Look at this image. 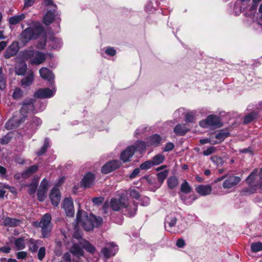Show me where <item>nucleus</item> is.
<instances>
[{"mask_svg": "<svg viewBox=\"0 0 262 262\" xmlns=\"http://www.w3.org/2000/svg\"><path fill=\"white\" fill-rule=\"evenodd\" d=\"M247 183L250 186L252 190L251 193L259 190L262 192V167L259 171L255 169L246 179Z\"/></svg>", "mask_w": 262, "mask_h": 262, "instance_id": "4", "label": "nucleus"}, {"mask_svg": "<svg viewBox=\"0 0 262 262\" xmlns=\"http://www.w3.org/2000/svg\"><path fill=\"white\" fill-rule=\"evenodd\" d=\"M168 174L167 170H164L162 172H159L157 174L158 181L160 184H162L164 180L166 179Z\"/></svg>", "mask_w": 262, "mask_h": 262, "instance_id": "42", "label": "nucleus"}, {"mask_svg": "<svg viewBox=\"0 0 262 262\" xmlns=\"http://www.w3.org/2000/svg\"><path fill=\"white\" fill-rule=\"evenodd\" d=\"M174 147V144L171 142H168L165 145L164 151H169L171 150Z\"/></svg>", "mask_w": 262, "mask_h": 262, "instance_id": "55", "label": "nucleus"}, {"mask_svg": "<svg viewBox=\"0 0 262 262\" xmlns=\"http://www.w3.org/2000/svg\"><path fill=\"white\" fill-rule=\"evenodd\" d=\"M33 125L34 124V126H38L41 124V120L37 117H34L33 118Z\"/></svg>", "mask_w": 262, "mask_h": 262, "instance_id": "63", "label": "nucleus"}, {"mask_svg": "<svg viewBox=\"0 0 262 262\" xmlns=\"http://www.w3.org/2000/svg\"><path fill=\"white\" fill-rule=\"evenodd\" d=\"M20 221L18 220L6 217L4 221V225L5 226L9 227H15L19 225Z\"/></svg>", "mask_w": 262, "mask_h": 262, "instance_id": "26", "label": "nucleus"}, {"mask_svg": "<svg viewBox=\"0 0 262 262\" xmlns=\"http://www.w3.org/2000/svg\"><path fill=\"white\" fill-rule=\"evenodd\" d=\"M51 216L50 214L46 213L42 217L39 223L35 222L34 225L36 226H39L41 228L42 234L43 237H48L52 229L51 223Z\"/></svg>", "mask_w": 262, "mask_h": 262, "instance_id": "6", "label": "nucleus"}, {"mask_svg": "<svg viewBox=\"0 0 262 262\" xmlns=\"http://www.w3.org/2000/svg\"><path fill=\"white\" fill-rule=\"evenodd\" d=\"M188 129L186 127V125L184 124H179L174 128V132L179 135H184L188 131Z\"/></svg>", "mask_w": 262, "mask_h": 262, "instance_id": "27", "label": "nucleus"}, {"mask_svg": "<svg viewBox=\"0 0 262 262\" xmlns=\"http://www.w3.org/2000/svg\"><path fill=\"white\" fill-rule=\"evenodd\" d=\"M211 160L215 163L217 166H221L223 164V159L217 156H213L211 157Z\"/></svg>", "mask_w": 262, "mask_h": 262, "instance_id": "47", "label": "nucleus"}, {"mask_svg": "<svg viewBox=\"0 0 262 262\" xmlns=\"http://www.w3.org/2000/svg\"><path fill=\"white\" fill-rule=\"evenodd\" d=\"M47 190L39 188L37 191V197L40 201H43L46 197V194Z\"/></svg>", "mask_w": 262, "mask_h": 262, "instance_id": "45", "label": "nucleus"}, {"mask_svg": "<svg viewBox=\"0 0 262 262\" xmlns=\"http://www.w3.org/2000/svg\"><path fill=\"white\" fill-rule=\"evenodd\" d=\"M40 242L39 241L30 238L29 240V250L33 252H36L38 248V245H39Z\"/></svg>", "mask_w": 262, "mask_h": 262, "instance_id": "32", "label": "nucleus"}, {"mask_svg": "<svg viewBox=\"0 0 262 262\" xmlns=\"http://www.w3.org/2000/svg\"><path fill=\"white\" fill-rule=\"evenodd\" d=\"M62 258H63V260L65 261V262H71V255L68 252L64 253Z\"/></svg>", "mask_w": 262, "mask_h": 262, "instance_id": "62", "label": "nucleus"}, {"mask_svg": "<svg viewBox=\"0 0 262 262\" xmlns=\"http://www.w3.org/2000/svg\"><path fill=\"white\" fill-rule=\"evenodd\" d=\"M216 150V148L213 146H210L206 150H205L203 151V154L205 156H209L211 154L215 152Z\"/></svg>", "mask_w": 262, "mask_h": 262, "instance_id": "50", "label": "nucleus"}, {"mask_svg": "<svg viewBox=\"0 0 262 262\" xmlns=\"http://www.w3.org/2000/svg\"><path fill=\"white\" fill-rule=\"evenodd\" d=\"M195 112H190L188 113H187L185 115V120L186 121L189 122H192L194 121L195 119Z\"/></svg>", "mask_w": 262, "mask_h": 262, "instance_id": "46", "label": "nucleus"}, {"mask_svg": "<svg viewBox=\"0 0 262 262\" xmlns=\"http://www.w3.org/2000/svg\"><path fill=\"white\" fill-rule=\"evenodd\" d=\"M111 208L116 211L125 208L126 214L130 216H134L137 210V204L135 202L129 205L128 200L124 194H121L118 198H113L110 201Z\"/></svg>", "mask_w": 262, "mask_h": 262, "instance_id": "2", "label": "nucleus"}, {"mask_svg": "<svg viewBox=\"0 0 262 262\" xmlns=\"http://www.w3.org/2000/svg\"><path fill=\"white\" fill-rule=\"evenodd\" d=\"M118 251L117 246L114 243H110L101 250V253L106 258L114 256Z\"/></svg>", "mask_w": 262, "mask_h": 262, "instance_id": "13", "label": "nucleus"}, {"mask_svg": "<svg viewBox=\"0 0 262 262\" xmlns=\"http://www.w3.org/2000/svg\"><path fill=\"white\" fill-rule=\"evenodd\" d=\"M133 146L135 147V151H138L141 152L145 149L146 147V146H147V143H145L143 141H138L135 143V145Z\"/></svg>", "mask_w": 262, "mask_h": 262, "instance_id": "33", "label": "nucleus"}, {"mask_svg": "<svg viewBox=\"0 0 262 262\" xmlns=\"http://www.w3.org/2000/svg\"><path fill=\"white\" fill-rule=\"evenodd\" d=\"M56 11L55 10L48 11L43 18V23L47 26L50 25L56 18Z\"/></svg>", "mask_w": 262, "mask_h": 262, "instance_id": "19", "label": "nucleus"}, {"mask_svg": "<svg viewBox=\"0 0 262 262\" xmlns=\"http://www.w3.org/2000/svg\"><path fill=\"white\" fill-rule=\"evenodd\" d=\"M177 219L174 215H168L165 221V228L168 231V230H173L172 229L177 223Z\"/></svg>", "mask_w": 262, "mask_h": 262, "instance_id": "18", "label": "nucleus"}, {"mask_svg": "<svg viewBox=\"0 0 262 262\" xmlns=\"http://www.w3.org/2000/svg\"><path fill=\"white\" fill-rule=\"evenodd\" d=\"M62 206L67 216L72 217L74 215L73 202L71 198H65L62 202Z\"/></svg>", "mask_w": 262, "mask_h": 262, "instance_id": "12", "label": "nucleus"}, {"mask_svg": "<svg viewBox=\"0 0 262 262\" xmlns=\"http://www.w3.org/2000/svg\"><path fill=\"white\" fill-rule=\"evenodd\" d=\"M153 165L151 161H147L141 164L140 168L141 169H147Z\"/></svg>", "mask_w": 262, "mask_h": 262, "instance_id": "48", "label": "nucleus"}, {"mask_svg": "<svg viewBox=\"0 0 262 262\" xmlns=\"http://www.w3.org/2000/svg\"><path fill=\"white\" fill-rule=\"evenodd\" d=\"M38 166L36 165H32L23 172L24 179H27L31 177L38 169Z\"/></svg>", "mask_w": 262, "mask_h": 262, "instance_id": "28", "label": "nucleus"}, {"mask_svg": "<svg viewBox=\"0 0 262 262\" xmlns=\"http://www.w3.org/2000/svg\"><path fill=\"white\" fill-rule=\"evenodd\" d=\"M105 53L107 54L110 55L111 56H114L116 54V51L113 48L108 47V48H106V49L105 50Z\"/></svg>", "mask_w": 262, "mask_h": 262, "instance_id": "58", "label": "nucleus"}, {"mask_svg": "<svg viewBox=\"0 0 262 262\" xmlns=\"http://www.w3.org/2000/svg\"><path fill=\"white\" fill-rule=\"evenodd\" d=\"M37 184L36 183H32L29 186V193L30 194H34L37 189Z\"/></svg>", "mask_w": 262, "mask_h": 262, "instance_id": "49", "label": "nucleus"}, {"mask_svg": "<svg viewBox=\"0 0 262 262\" xmlns=\"http://www.w3.org/2000/svg\"><path fill=\"white\" fill-rule=\"evenodd\" d=\"M71 252L77 256L83 255V250L77 244H74L70 250Z\"/></svg>", "mask_w": 262, "mask_h": 262, "instance_id": "34", "label": "nucleus"}, {"mask_svg": "<svg viewBox=\"0 0 262 262\" xmlns=\"http://www.w3.org/2000/svg\"><path fill=\"white\" fill-rule=\"evenodd\" d=\"M129 192V194L132 197L136 199H138L140 198V194L137 190L134 189H130Z\"/></svg>", "mask_w": 262, "mask_h": 262, "instance_id": "53", "label": "nucleus"}, {"mask_svg": "<svg viewBox=\"0 0 262 262\" xmlns=\"http://www.w3.org/2000/svg\"><path fill=\"white\" fill-rule=\"evenodd\" d=\"M46 44V38L45 36H43L42 40L37 45V47L38 49H43L45 47Z\"/></svg>", "mask_w": 262, "mask_h": 262, "instance_id": "61", "label": "nucleus"}, {"mask_svg": "<svg viewBox=\"0 0 262 262\" xmlns=\"http://www.w3.org/2000/svg\"><path fill=\"white\" fill-rule=\"evenodd\" d=\"M181 198L182 200H183V201L184 202V203L187 205H190L192 204L193 201H194L195 199L194 197H193L192 198H189V199H187L185 195H182Z\"/></svg>", "mask_w": 262, "mask_h": 262, "instance_id": "52", "label": "nucleus"}, {"mask_svg": "<svg viewBox=\"0 0 262 262\" xmlns=\"http://www.w3.org/2000/svg\"><path fill=\"white\" fill-rule=\"evenodd\" d=\"M34 73L32 71L28 72L27 75L20 80L21 85L24 88L31 85L34 81Z\"/></svg>", "mask_w": 262, "mask_h": 262, "instance_id": "17", "label": "nucleus"}, {"mask_svg": "<svg viewBox=\"0 0 262 262\" xmlns=\"http://www.w3.org/2000/svg\"><path fill=\"white\" fill-rule=\"evenodd\" d=\"M102 222V217H97L93 214L88 216L84 211L80 210L76 215L77 224H80L86 231L92 230L94 227L99 226Z\"/></svg>", "mask_w": 262, "mask_h": 262, "instance_id": "1", "label": "nucleus"}, {"mask_svg": "<svg viewBox=\"0 0 262 262\" xmlns=\"http://www.w3.org/2000/svg\"><path fill=\"white\" fill-rule=\"evenodd\" d=\"M48 186V182L47 180L44 179L41 182L39 188L47 190Z\"/></svg>", "mask_w": 262, "mask_h": 262, "instance_id": "59", "label": "nucleus"}, {"mask_svg": "<svg viewBox=\"0 0 262 262\" xmlns=\"http://www.w3.org/2000/svg\"><path fill=\"white\" fill-rule=\"evenodd\" d=\"M161 138L160 135L155 134L150 136L147 139V146H158L161 142Z\"/></svg>", "mask_w": 262, "mask_h": 262, "instance_id": "24", "label": "nucleus"}, {"mask_svg": "<svg viewBox=\"0 0 262 262\" xmlns=\"http://www.w3.org/2000/svg\"><path fill=\"white\" fill-rule=\"evenodd\" d=\"M181 191L185 193H188L191 192V188L186 181H184L181 184Z\"/></svg>", "mask_w": 262, "mask_h": 262, "instance_id": "40", "label": "nucleus"}, {"mask_svg": "<svg viewBox=\"0 0 262 262\" xmlns=\"http://www.w3.org/2000/svg\"><path fill=\"white\" fill-rule=\"evenodd\" d=\"M186 229V223L183 222L180 223L178 226L177 229H173V230H168L169 232L172 233L176 232H183Z\"/></svg>", "mask_w": 262, "mask_h": 262, "instance_id": "39", "label": "nucleus"}, {"mask_svg": "<svg viewBox=\"0 0 262 262\" xmlns=\"http://www.w3.org/2000/svg\"><path fill=\"white\" fill-rule=\"evenodd\" d=\"M43 33L42 27L40 25L34 27H30L26 29L21 33V37L25 41H28L31 39L37 38Z\"/></svg>", "mask_w": 262, "mask_h": 262, "instance_id": "5", "label": "nucleus"}, {"mask_svg": "<svg viewBox=\"0 0 262 262\" xmlns=\"http://www.w3.org/2000/svg\"><path fill=\"white\" fill-rule=\"evenodd\" d=\"M228 135L229 134L228 133L223 131L215 135V138L218 140V141H215L213 144H216L222 142L228 136Z\"/></svg>", "mask_w": 262, "mask_h": 262, "instance_id": "36", "label": "nucleus"}, {"mask_svg": "<svg viewBox=\"0 0 262 262\" xmlns=\"http://www.w3.org/2000/svg\"><path fill=\"white\" fill-rule=\"evenodd\" d=\"M27 255V253L25 251H20L18 252L17 254V258L19 259H25Z\"/></svg>", "mask_w": 262, "mask_h": 262, "instance_id": "57", "label": "nucleus"}, {"mask_svg": "<svg viewBox=\"0 0 262 262\" xmlns=\"http://www.w3.org/2000/svg\"><path fill=\"white\" fill-rule=\"evenodd\" d=\"M251 248L254 252L260 251L262 250V243L260 242L252 243Z\"/></svg>", "mask_w": 262, "mask_h": 262, "instance_id": "43", "label": "nucleus"}, {"mask_svg": "<svg viewBox=\"0 0 262 262\" xmlns=\"http://www.w3.org/2000/svg\"><path fill=\"white\" fill-rule=\"evenodd\" d=\"M10 141V137H9V136L8 135L3 137L1 139V144H6L7 143H8Z\"/></svg>", "mask_w": 262, "mask_h": 262, "instance_id": "56", "label": "nucleus"}, {"mask_svg": "<svg viewBox=\"0 0 262 262\" xmlns=\"http://www.w3.org/2000/svg\"><path fill=\"white\" fill-rule=\"evenodd\" d=\"M140 172V168H136L130 174L129 178L131 179L135 178Z\"/></svg>", "mask_w": 262, "mask_h": 262, "instance_id": "60", "label": "nucleus"}, {"mask_svg": "<svg viewBox=\"0 0 262 262\" xmlns=\"http://www.w3.org/2000/svg\"><path fill=\"white\" fill-rule=\"evenodd\" d=\"M56 90L55 88L51 90L49 88L39 89L34 94V97L37 98H50L54 95Z\"/></svg>", "mask_w": 262, "mask_h": 262, "instance_id": "10", "label": "nucleus"}, {"mask_svg": "<svg viewBox=\"0 0 262 262\" xmlns=\"http://www.w3.org/2000/svg\"><path fill=\"white\" fill-rule=\"evenodd\" d=\"M167 184L169 188L173 189L178 185V180L175 177H170L167 180Z\"/></svg>", "mask_w": 262, "mask_h": 262, "instance_id": "38", "label": "nucleus"}, {"mask_svg": "<svg viewBox=\"0 0 262 262\" xmlns=\"http://www.w3.org/2000/svg\"><path fill=\"white\" fill-rule=\"evenodd\" d=\"M40 77L49 81H51L54 78L53 74L47 68L42 67L39 70Z\"/></svg>", "mask_w": 262, "mask_h": 262, "instance_id": "21", "label": "nucleus"}, {"mask_svg": "<svg viewBox=\"0 0 262 262\" xmlns=\"http://www.w3.org/2000/svg\"><path fill=\"white\" fill-rule=\"evenodd\" d=\"M103 200L104 199L102 197L94 198L92 199L93 203L97 205L101 204Z\"/></svg>", "mask_w": 262, "mask_h": 262, "instance_id": "54", "label": "nucleus"}, {"mask_svg": "<svg viewBox=\"0 0 262 262\" xmlns=\"http://www.w3.org/2000/svg\"><path fill=\"white\" fill-rule=\"evenodd\" d=\"M19 55L22 59L26 60H30L31 64L36 65L43 63L47 56V54L33 49L23 51Z\"/></svg>", "mask_w": 262, "mask_h": 262, "instance_id": "3", "label": "nucleus"}, {"mask_svg": "<svg viewBox=\"0 0 262 262\" xmlns=\"http://www.w3.org/2000/svg\"><path fill=\"white\" fill-rule=\"evenodd\" d=\"M195 190L201 195H207L211 193L212 187L210 185H201L195 188Z\"/></svg>", "mask_w": 262, "mask_h": 262, "instance_id": "20", "label": "nucleus"}, {"mask_svg": "<svg viewBox=\"0 0 262 262\" xmlns=\"http://www.w3.org/2000/svg\"><path fill=\"white\" fill-rule=\"evenodd\" d=\"M256 116V113L252 112L246 116L244 119V123L247 124L253 120Z\"/></svg>", "mask_w": 262, "mask_h": 262, "instance_id": "44", "label": "nucleus"}, {"mask_svg": "<svg viewBox=\"0 0 262 262\" xmlns=\"http://www.w3.org/2000/svg\"><path fill=\"white\" fill-rule=\"evenodd\" d=\"M50 198L52 204L57 206L60 201L61 195L59 190L56 187H54L51 191Z\"/></svg>", "mask_w": 262, "mask_h": 262, "instance_id": "16", "label": "nucleus"}, {"mask_svg": "<svg viewBox=\"0 0 262 262\" xmlns=\"http://www.w3.org/2000/svg\"><path fill=\"white\" fill-rule=\"evenodd\" d=\"M25 121V118L20 117V118H18L16 116H14L7 122L5 124V127L8 130L12 129L17 127Z\"/></svg>", "mask_w": 262, "mask_h": 262, "instance_id": "14", "label": "nucleus"}, {"mask_svg": "<svg viewBox=\"0 0 262 262\" xmlns=\"http://www.w3.org/2000/svg\"><path fill=\"white\" fill-rule=\"evenodd\" d=\"M80 243V244L82 246L83 248H84L87 251L92 253L95 252V247L88 242L82 239H81Z\"/></svg>", "mask_w": 262, "mask_h": 262, "instance_id": "31", "label": "nucleus"}, {"mask_svg": "<svg viewBox=\"0 0 262 262\" xmlns=\"http://www.w3.org/2000/svg\"><path fill=\"white\" fill-rule=\"evenodd\" d=\"M14 243L17 250L24 249L26 247L24 237H19L15 239Z\"/></svg>", "mask_w": 262, "mask_h": 262, "instance_id": "30", "label": "nucleus"}, {"mask_svg": "<svg viewBox=\"0 0 262 262\" xmlns=\"http://www.w3.org/2000/svg\"><path fill=\"white\" fill-rule=\"evenodd\" d=\"M121 163L118 160H112L107 162L101 168V172L107 174L120 167Z\"/></svg>", "mask_w": 262, "mask_h": 262, "instance_id": "11", "label": "nucleus"}, {"mask_svg": "<svg viewBox=\"0 0 262 262\" xmlns=\"http://www.w3.org/2000/svg\"><path fill=\"white\" fill-rule=\"evenodd\" d=\"M200 125L203 128H217L222 126L223 123L219 117L211 115L208 116L205 120L200 121Z\"/></svg>", "mask_w": 262, "mask_h": 262, "instance_id": "7", "label": "nucleus"}, {"mask_svg": "<svg viewBox=\"0 0 262 262\" xmlns=\"http://www.w3.org/2000/svg\"><path fill=\"white\" fill-rule=\"evenodd\" d=\"M6 88V78L4 74L2 72V69L0 68V90H4Z\"/></svg>", "mask_w": 262, "mask_h": 262, "instance_id": "41", "label": "nucleus"}, {"mask_svg": "<svg viewBox=\"0 0 262 262\" xmlns=\"http://www.w3.org/2000/svg\"><path fill=\"white\" fill-rule=\"evenodd\" d=\"M24 95L23 91L19 88H15L12 95V98L15 100L20 99Z\"/></svg>", "mask_w": 262, "mask_h": 262, "instance_id": "35", "label": "nucleus"}, {"mask_svg": "<svg viewBox=\"0 0 262 262\" xmlns=\"http://www.w3.org/2000/svg\"><path fill=\"white\" fill-rule=\"evenodd\" d=\"M185 242L182 238H179L176 243L177 247L179 248H182L185 246Z\"/></svg>", "mask_w": 262, "mask_h": 262, "instance_id": "64", "label": "nucleus"}, {"mask_svg": "<svg viewBox=\"0 0 262 262\" xmlns=\"http://www.w3.org/2000/svg\"><path fill=\"white\" fill-rule=\"evenodd\" d=\"M46 254V249L45 247H41L38 252V258L41 260L45 257Z\"/></svg>", "mask_w": 262, "mask_h": 262, "instance_id": "51", "label": "nucleus"}, {"mask_svg": "<svg viewBox=\"0 0 262 262\" xmlns=\"http://www.w3.org/2000/svg\"><path fill=\"white\" fill-rule=\"evenodd\" d=\"M34 101L35 100L33 99L28 98L25 99L22 102V106L19 112L21 115V118H25V120H26L28 113L34 110Z\"/></svg>", "mask_w": 262, "mask_h": 262, "instance_id": "8", "label": "nucleus"}, {"mask_svg": "<svg viewBox=\"0 0 262 262\" xmlns=\"http://www.w3.org/2000/svg\"><path fill=\"white\" fill-rule=\"evenodd\" d=\"M164 160V156L162 154H158L155 156L151 161L154 165H159L163 162Z\"/></svg>", "mask_w": 262, "mask_h": 262, "instance_id": "37", "label": "nucleus"}, {"mask_svg": "<svg viewBox=\"0 0 262 262\" xmlns=\"http://www.w3.org/2000/svg\"><path fill=\"white\" fill-rule=\"evenodd\" d=\"M135 152V148L133 146L127 147L124 150H123L120 155V159L123 162H127L130 160L131 158L133 157Z\"/></svg>", "mask_w": 262, "mask_h": 262, "instance_id": "15", "label": "nucleus"}, {"mask_svg": "<svg viewBox=\"0 0 262 262\" xmlns=\"http://www.w3.org/2000/svg\"><path fill=\"white\" fill-rule=\"evenodd\" d=\"M95 176L90 172L87 173L82 180V184L85 187H90L94 184Z\"/></svg>", "mask_w": 262, "mask_h": 262, "instance_id": "22", "label": "nucleus"}, {"mask_svg": "<svg viewBox=\"0 0 262 262\" xmlns=\"http://www.w3.org/2000/svg\"><path fill=\"white\" fill-rule=\"evenodd\" d=\"M241 181V179L239 177L234 175L227 176L222 186L224 189H231L236 186Z\"/></svg>", "mask_w": 262, "mask_h": 262, "instance_id": "9", "label": "nucleus"}, {"mask_svg": "<svg viewBox=\"0 0 262 262\" xmlns=\"http://www.w3.org/2000/svg\"><path fill=\"white\" fill-rule=\"evenodd\" d=\"M27 64L25 62H21L15 68V73L18 75H23L27 70Z\"/></svg>", "mask_w": 262, "mask_h": 262, "instance_id": "25", "label": "nucleus"}, {"mask_svg": "<svg viewBox=\"0 0 262 262\" xmlns=\"http://www.w3.org/2000/svg\"><path fill=\"white\" fill-rule=\"evenodd\" d=\"M25 18L24 14L12 16L9 19V23L11 25H15L22 21Z\"/></svg>", "mask_w": 262, "mask_h": 262, "instance_id": "29", "label": "nucleus"}, {"mask_svg": "<svg viewBox=\"0 0 262 262\" xmlns=\"http://www.w3.org/2000/svg\"><path fill=\"white\" fill-rule=\"evenodd\" d=\"M19 49L18 46L16 43L13 42L7 49L5 53V57L9 58L15 55Z\"/></svg>", "mask_w": 262, "mask_h": 262, "instance_id": "23", "label": "nucleus"}]
</instances>
